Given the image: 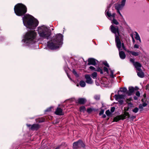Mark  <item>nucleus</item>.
<instances>
[{
	"label": "nucleus",
	"mask_w": 149,
	"mask_h": 149,
	"mask_svg": "<svg viewBox=\"0 0 149 149\" xmlns=\"http://www.w3.org/2000/svg\"><path fill=\"white\" fill-rule=\"evenodd\" d=\"M24 25L27 28L34 29L38 24V21L31 15L26 14L22 18Z\"/></svg>",
	"instance_id": "1"
},
{
	"label": "nucleus",
	"mask_w": 149,
	"mask_h": 149,
	"mask_svg": "<svg viewBox=\"0 0 149 149\" xmlns=\"http://www.w3.org/2000/svg\"><path fill=\"white\" fill-rule=\"evenodd\" d=\"M37 33L35 31H31L26 34L24 39L22 41L26 45L32 44L35 42V39L36 37Z\"/></svg>",
	"instance_id": "2"
},
{
	"label": "nucleus",
	"mask_w": 149,
	"mask_h": 149,
	"mask_svg": "<svg viewBox=\"0 0 149 149\" xmlns=\"http://www.w3.org/2000/svg\"><path fill=\"white\" fill-rule=\"evenodd\" d=\"M56 40H53L48 44V47L52 49L58 48L62 44L63 39V36L61 34H58L56 35Z\"/></svg>",
	"instance_id": "3"
},
{
	"label": "nucleus",
	"mask_w": 149,
	"mask_h": 149,
	"mask_svg": "<svg viewBox=\"0 0 149 149\" xmlns=\"http://www.w3.org/2000/svg\"><path fill=\"white\" fill-rule=\"evenodd\" d=\"M38 33L40 37L48 39L51 34L48 28L45 26L38 27Z\"/></svg>",
	"instance_id": "4"
},
{
	"label": "nucleus",
	"mask_w": 149,
	"mask_h": 149,
	"mask_svg": "<svg viewBox=\"0 0 149 149\" xmlns=\"http://www.w3.org/2000/svg\"><path fill=\"white\" fill-rule=\"evenodd\" d=\"M14 11L16 14L19 16H21L26 12V7L21 3H18L16 5L14 8Z\"/></svg>",
	"instance_id": "5"
},
{
	"label": "nucleus",
	"mask_w": 149,
	"mask_h": 149,
	"mask_svg": "<svg viewBox=\"0 0 149 149\" xmlns=\"http://www.w3.org/2000/svg\"><path fill=\"white\" fill-rule=\"evenodd\" d=\"M127 89L126 88H121L120 90L118 91V95H115L114 96V98L117 101H118L120 104H122L123 102V100H122L124 98L125 96L123 95H120V92H123L125 93L127 91Z\"/></svg>",
	"instance_id": "6"
},
{
	"label": "nucleus",
	"mask_w": 149,
	"mask_h": 149,
	"mask_svg": "<svg viewBox=\"0 0 149 149\" xmlns=\"http://www.w3.org/2000/svg\"><path fill=\"white\" fill-rule=\"evenodd\" d=\"M130 117V115L127 112H124V114L117 116L114 118L113 121L117 122L120 120H124L125 118Z\"/></svg>",
	"instance_id": "7"
},
{
	"label": "nucleus",
	"mask_w": 149,
	"mask_h": 149,
	"mask_svg": "<svg viewBox=\"0 0 149 149\" xmlns=\"http://www.w3.org/2000/svg\"><path fill=\"white\" fill-rule=\"evenodd\" d=\"M115 42L117 47L118 48L119 50H120V48L121 47V45L124 49H125V47L124 45L122 43L121 45V42L119 37V36L116 35L115 37Z\"/></svg>",
	"instance_id": "8"
},
{
	"label": "nucleus",
	"mask_w": 149,
	"mask_h": 149,
	"mask_svg": "<svg viewBox=\"0 0 149 149\" xmlns=\"http://www.w3.org/2000/svg\"><path fill=\"white\" fill-rule=\"evenodd\" d=\"M110 29L112 32L115 34V37H116V35L119 36V32L118 27L117 26L114 27L113 25H111L110 26Z\"/></svg>",
	"instance_id": "9"
},
{
	"label": "nucleus",
	"mask_w": 149,
	"mask_h": 149,
	"mask_svg": "<svg viewBox=\"0 0 149 149\" xmlns=\"http://www.w3.org/2000/svg\"><path fill=\"white\" fill-rule=\"evenodd\" d=\"M85 145L81 141H78L74 142L73 144V148H74L77 149L78 147H84Z\"/></svg>",
	"instance_id": "10"
},
{
	"label": "nucleus",
	"mask_w": 149,
	"mask_h": 149,
	"mask_svg": "<svg viewBox=\"0 0 149 149\" xmlns=\"http://www.w3.org/2000/svg\"><path fill=\"white\" fill-rule=\"evenodd\" d=\"M85 77L86 79V82L89 84H91L93 83V81L89 75H86Z\"/></svg>",
	"instance_id": "11"
},
{
	"label": "nucleus",
	"mask_w": 149,
	"mask_h": 149,
	"mask_svg": "<svg viewBox=\"0 0 149 149\" xmlns=\"http://www.w3.org/2000/svg\"><path fill=\"white\" fill-rule=\"evenodd\" d=\"M124 6H122L120 4H118L116 5L115 6V8L117 10V12L120 15L122 16L120 12V10L122 9Z\"/></svg>",
	"instance_id": "12"
},
{
	"label": "nucleus",
	"mask_w": 149,
	"mask_h": 149,
	"mask_svg": "<svg viewBox=\"0 0 149 149\" xmlns=\"http://www.w3.org/2000/svg\"><path fill=\"white\" fill-rule=\"evenodd\" d=\"M88 65H95L96 63V61H97L95 60L93 58H90L88 59Z\"/></svg>",
	"instance_id": "13"
},
{
	"label": "nucleus",
	"mask_w": 149,
	"mask_h": 149,
	"mask_svg": "<svg viewBox=\"0 0 149 149\" xmlns=\"http://www.w3.org/2000/svg\"><path fill=\"white\" fill-rule=\"evenodd\" d=\"M129 91L127 93V94L128 95H132L133 93L135 90V88L132 87H129Z\"/></svg>",
	"instance_id": "14"
},
{
	"label": "nucleus",
	"mask_w": 149,
	"mask_h": 149,
	"mask_svg": "<svg viewBox=\"0 0 149 149\" xmlns=\"http://www.w3.org/2000/svg\"><path fill=\"white\" fill-rule=\"evenodd\" d=\"M55 113L56 115H61L64 114L62 110L59 108H57L55 112Z\"/></svg>",
	"instance_id": "15"
},
{
	"label": "nucleus",
	"mask_w": 149,
	"mask_h": 149,
	"mask_svg": "<svg viewBox=\"0 0 149 149\" xmlns=\"http://www.w3.org/2000/svg\"><path fill=\"white\" fill-rule=\"evenodd\" d=\"M134 65L135 68H136V69L138 70H141L140 68L141 67V65L140 63L137 62H136L134 63Z\"/></svg>",
	"instance_id": "16"
},
{
	"label": "nucleus",
	"mask_w": 149,
	"mask_h": 149,
	"mask_svg": "<svg viewBox=\"0 0 149 149\" xmlns=\"http://www.w3.org/2000/svg\"><path fill=\"white\" fill-rule=\"evenodd\" d=\"M127 51L128 53L131 54L132 55L134 56H137L139 55V52L130 51L128 50H127Z\"/></svg>",
	"instance_id": "17"
},
{
	"label": "nucleus",
	"mask_w": 149,
	"mask_h": 149,
	"mask_svg": "<svg viewBox=\"0 0 149 149\" xmlns=\"http://www.w3.org/2000/svg\"><path fill=\"white\" fill-rule=\"evenodd\" d=\"M119 55L120 58L122 59H124L125 58V55L124 52L123 51L119 52Z\"/></svg>",
	"instance_id": "18"
},
{
	"label": "nucleus",
	"mask_w": 149,
	"mask_h": 149,
	"mask_svg": "<svg viewBox=\"0 0 149 149\" xmlns=\"http://www.w3.org/2000/svg\"><path fill=\"white\" fill-rule=\"evenodd\" d=\"M134 34L135 36V38L137 40H139V41L140 42H141V40L139 35L136 32H135Z\"/></svg>",
	"instance_id": "19"
},
{
	"label": "nucleus",
	"mask_w": 149,
	"mask_h": 149,
	"mask_svg": "<svg viewBox=\"0 0 149 149\" xmlns=\"http://www.w3.org/2000/svg\"><path fill=\"white\" fill-rule=\"evenodd\" d=\"M139 72L137 71V75L138 76L141 77L143 78L144 77V74L141 71V70H138Z\"/></svg>",
	"instance_id": "20"
},
{
	"label": "nucleus",
	"mask_w": 149,
	"mask_h": 149,
	"mask_svg": "<svg viewBox=\"0 0 149 149\" xmlns=\"http://www.w3.org/2000/svg\"><path fill=\"white\" fill-rule=\"evenodd\" d=\"M39 127V125L37 124H33L31 127V129L32 130H36Z\"/></svg>",
	"instance_id": "21"
},
{
	"label": "nucleus",
	"mask_w": 149,
	"mask_h": 149,
	"mask_svg": "<svg viewBox=\"0 0 149 149\" xmlns=\"http://www.w3.org/2000/svg\"><path fill=\"white\" fill-rule=\"evenodd\" d=\"M78 102L79 104H83L86 102V100L85 99L81 98L79 99L78 100Z\"/></svg>",
	"instance_id": "22"
},
{
	"label": "nucleus",
	"mask_w": 149,
	"mask_h": 149,
	"mask_svg": "<svg viewBox=\"0 0 149 149\" xmlns=\"http://www.w3.org/2000/svg\"><path fill=\"white\" fill-rule=\"evenodd\" d=\"M79 84L81 87H84L86 86V83L85 81H81L80 82Z\"/></svg>",
	"instance_id": "23"
},
{
	"label": "nucleus",
	"mask_w": 149,
	"mask_h": 149,
	"mask_svg": "<svg viewBox=\"0 0 149 149\" xmlns=\"http://www.w3.org/2000/svg\"><path fill=\"white\" fill-rule=\"evenodd\" d=\"M147 105V104L146 103H143L142 104H141L139 105V107L140 109H143V107H146Z\"/></svg>",
	"instance_id": "24"
},
{
	"label": "nucleus",
	"mask_w": 149,
	"mask_h": 149,
	"mask_svg": "<svg viewBox=\"0 0 149 149\" xmlns=\"http://www.w3.org/2000/svg\"><path fill=\"white\" fill-rule=\"evenodd\" d=\"M86 108L85 107L83 106L80 108V111L81 112H84L86 111Z\"/></svg>",
	"instance_id": "25"
},
{
	"label": "nucleus",
	"mask_w": 149,
	"mask_h": 149,
	"mask_svg": "<svg viewBox=\"0 0 149 149\" xmlns=\"http://www.w3.org/2000/svg\"><path fill=\"white\" fill-rule=\"evenodd\" d=\"M95 71L100 72V73L101 74L103 73L102 69L100 68H98L97 69H96Z\"/></svg>",
	"instance_id": "26"
},
{
	"label": "nucleus",
	"mask_w": 149,
	"mask_h": 149,
	"mask_svg": "<svg viewBox=\"0 0 149 149\" xmlns=\"http://www.w3.org/2000/svg\"><path fill=\"white\" fill-rule=\"evenodd\" d=\"M97 74L96 72H94L92 74V77L93 79H95L97 77Z\"/></svg>",
	"instance_id": "27"
},
{
	"label": "nucleus",
	"mask_w": 149,
	"mask_h": 149,
	"mask_svg": "<svg viewBox=\"0 0 149 149\" xmlns=\"http://www.w3.org/2000/svg\"><path fill=\"white\" fill-rule=\"evenodd\" d=\"M110 70V76L111 78H114V76L113 75V71L111 70L110 69L109 70Z\"/></svg>",
	"instance_id": "28"
},
{
	"label": "nucleus",
	"mask_w": 149,
	"mask_h": 149,
	"mask_svg": "<svg viewBox=\"0 0 149 149\" xmlns=\"http://www.w3.org/2000/svg\"><path fill=\"white\" fill-rule=\"evenodd\" d=\"M112 23L116 25H117L118 24V22L114 19H113L112 21Z\"/></svg>",
	"instance_id": "29"
},
{
	"label": "nucleus",
	"mask_w": 149,
	"mask_h": 149,
	"mask_svg": "<svg viewBox=\"0 0 149 149\" xmlns=\"http://www.w3.org/2000/svg\"><path fill=\"white\" fill-rule=\"evenodd\" d=\"M105 113L108 116H109L111 114V113L109 110L106 111Z\"/></svg>",
	"instance_id": "30"
},
{
	"label": "nucleus",
	"mask_w": 149,
	"mask_h": 149,
	"mask_svg": "<svg viewBox=\"0 0 149 149\" xmlns=\"http://www.w3.org/2000/svg\"><path fill=\"white\" fill-rule=\"evenodd\" d=\"M126 0H122L121 1L120 4L122 6H124L125 5Z\"/></svg>",
	"instance_id": "31"
},
{
	"label": "nucleus",
	"mask_w": 149,
	"mask_h": 149,
	"mask_svg": "<svg viewBox=\"0 0 149 149\" xmlns=\"http://www.w3.org/2000/svg\"><path fill=\"white\" fill-rule=\"evenodd\" d=\"M138 110L139 109L137 108L136 107L132 111L134 112L135 113H136L138 111Z\"/></svg>",
	"instance_id": "32"
},
{
	"label": "nucleus",
	"mask_w": 149,
	"mask_h": 149,
	"mask_svg": "<svg viewBox=\"0 0 149 149\" xmlns=\"http://www.w3.org/2000/svg\"><path fill=\"white\" fill-rule=\"evenodd\" d=\"M104 72H106L108 74H109V70L106 67H104Z\"/></svg>",
	"instance_id": "33"
},
{
	"label": "nucleus",
	"mask_w": 149,
	"mask_h": 149,
	"mask_svg": "<svg viewBox=\"0 0 149 149\" xmlns=\"http://www.w3.org/2000/svg\"><path fill=\"white\" fill-rule=\"evenodd\" d=\"M139 45L137 44H135L134 46V49H138L139 48Z\"/></svg>",
	"instance_id": "34"
},
{
	"label": "nucleus",
	"mask_w": 149,
	"mask_h": 149,
	"mask_svg": "<svg viewBox=\"0 0 149 149\" xmlns=\"http://www.w3.org/2000/svg\"><path fill=\"white\" fill-rule=\"evenodd\" d=\"M94 98L96 100H98L100 99V96L99 95H96L94 96Z\"/></svg>",
	"instance_id": "35"
},
{
	"label": "nucleus",
	"mask_w": 149,
	"mask_h": 149,
	"mask_svg": "<svg viewBox=\"0 0 149 149\" xmlns=\"http://www.w3.org/2000/svg\"><path fill=\"white\" fill-rule=\"evenodd\" d=\"M89 68L90 69H91L92 70H93L95 71V70H96L95 68L94 67H93L92 66H91Z\"/></svg>",
	"instance_id": "36"
},
{
	"label": "nucleus",
	"mask_w": 149,
	"mask_h": 149,
	"mask_svg": "<svg viewBox=\"0 0 149 149\" xmlns=\"http://www.w3.org/2000/svg\"><path fill=\"white\" fill-rule=\"evenodd\" d=\"M106 15L109 17H110L111 16V14L108 11L106 12Z\"/></svg>",
	"instance_id": "37"
},
{
	"label": "nucleus",
	"mask_w": 149,
	"mask_h": 149,
	"mask_svg": "<svg viewBox=\"0 0 149 149\" xmlns=\"http://www.w3.org/2000/svg\"><path fill=\"white\" fill-rule=\"evenodd\" d=\"M106 66L109 67L108 64L106 62H104L103 63Z\"/></svg>",
	"instance_id": "38"
},
{
	"label": "nucleus",
	"mask_w": 149,
	"mask_h": 149,
	"mask_svg": "<svg viewBox=\"0 0 149 149\" xmlns=\"http://www.w3.org/2000/svg\"><path fill=\"white\" fill-rule=\"evenodd\" d=\"M92 111V109L91 108H88L87 109V111L88 112L90 113Z\"/></svg>",
	"instance_id": "39"
},
{
	"label": "nucleus",
	"mask_w": 149,
	"mask_h": 149,
	"mask_svg": "<svg viewBox=\"0 0 149 149\" xmlns=\"http://www.w3.org/2000/svg\"><path fill=\"white\" fill-rule=\"evenodd\" d=\"M115 110V108L114 107H112L111 109V111L112 113Z\"/></svg>",
	"instance_id": "40"
},
{
	"label": "nucleus",
	"mask_w": 149,
	"mask_h": 149,
	"mask_svg": "<svg viewBox=\"0 0 149 149\" xmlns=\"http://www.w3.org/2000/svg\"><path fill=\"white\" fill-rule=\"evenodd\" d=\"M136 95L138 97H140V94L139 91H137L136 93Z\"/></svg>",
	"instance_id": "41"
},
{
	"label": "nucleus",
	"mask_w": 149,
	"mask_h": 149,
	"mask_svg": "<svg viewBox=\"0 0 149 149\" xmlns=\"http://www.w3.org/2000/svg\"><path fill=\"white\" fill-rule=\"evenodd\" d=\"M129 109V107H127L126 108V107H125L124 109V111H125H125L127 112L126 111H128Z\"/></svg>",
	"instance_id": "42"
},
{
	"label": "nucleus",
	"mask_w": 149,
	"mask_h": 149,
	"mask_svg": "<svg viewBox=\"0 0 149 149\" xmlns=\"http://www.w3.org/2000/svg\"><path fill=\"white\" fill-rule=\"evenodd\" d=\"M146 90H149V84H147L146 87Z\"/></svg>",
	"instance_id": "43"
},
{
	"label": "nucleus",
	"mask_w": 149,
	"mask_h": 149,
	"mask_svg": "<svg viewBox=\"0 0 149 149\" xmlns=\"http://www.w3.org/2000/svg\"><path fill=\"white\" fill-rule=\"evenodd\" d=\"M72 72L75 75H76L77 74V73L75 70H72Z\"/></svg>",
	"instance_id": "44"
},
{
	"label": "nucleus",
	"mask_w": 149,
	"mask_h": 149,
	"mask_svg": "<svg viewBox=\"0 0 149 149\" xmlns=\"http://www.w3.org/2000/svg\"><path fill=\"white\" fill-rule=\"evenodd\" d=\"M116 14L115 13H113L112 15H111V16L112 17L113 19H114L115 18V16Z\"/></svg>",
	"instance_id": "45"
},
{
	"label": "nucleus",
	"mask_w": 149,
	"mask_h": 149,
	"mask_svg": "<svg viewBox=\"0 0 149 149\" xmlns=\"http://www.w3.org/2000/svg\"><path fill=\"white\" fill-rule=\"evenodd\" d=\"M52 108V107H50L48 109H47L46 110V111H49L51 110V109Z\"/></svg>",
	"instance_id": "46"
},
{
	"label": "nucleus",
	"mask_w": 149,
	"mask_h": 149,
	"mask_svg": "<svg viewBox=\"0 0 149 149\" xmlns=\"http://www.w3.org/2000/svg\"><path fill=\"white\" fill-rule=\"evenodd\" d=\"M130 61L131 62L134 63V59H133L131 58L130 59Z\"/></svg>",
	"instance_id": "47"
},
{
	"label": "nucleus",
	"mask_w": 149,
	"mask_h": 149,
	"mask_svg": "<svg viewBox=\"0 0 149 149\" xmlns=\"http://www.w3.org/2000/svg\"><path fill=\"white\" fill-rule=\"evenodd\" d=\"M132 42L133 43H134L135 42V40L134 39V38H133V39H132Z\"/></svg>",
	"instance_id": "48"
},
{
	"label": "nucleus",
	"mask_w": 149,
	"mask_h": 149,
	"mask_svg": "<svg viewBox=\"0 0 149 149\" xmlns=\"http://www.w3.org/2000/svg\"><path fill=\"white\" fill-rule=\"evenodd\" d=\"M103 113V111H101L100 112V113H99V114L100 115H101L102 113Z\"/></svg>",
	"instance_id": "49"
},
{
	"label": "nucleus",
	"mask_w": 149,
	"mask_h": 149,
	"mask_svg": "<svg viewBox=\"0 0 149 149\" xmlns=\"http://www.w3.org/2000/svg\"><path fill=\"white\" fill-rule=\"evenodd\" d=\"M134 100H136L137 99V98L136 97H134Z\"/></svg>",
	"instance_id": "50"
},
{
	"label": "nucleus",
	"mask_w": 149,
	"mask_h": 149,
	"mask_svg": "<svg viewBox=\"0 0 149 149\" xmlns=\"http://www.w3.org/2000/svg\"><path fill=\"white\" fill-rule=\"evenodd\" d=\"M67 75H68V77L70 79H71V78L70 77V76L67 74Z\"/></svg>",
	"instance_id": "51"
},
{
	"label": "nucleus",
	"mask_w": 149,
	"mask_h": 149,
	"mask_svg": "<svg viewBox=\"0 0 149 149\" xmlns=\"http://www.w3.org/2000/svg\"><path fill=\"white\" fill-rule=\"evenodd\" d=\"M131 37L132 38V39H133V38H134L133 35H131Z\"/></svg>",
	"instance_id": "52"
},
{
	"label": "nucleus",
	"mask_w": 149,
	"mask_h": 149,
	"mask_svg": "<svg viewBox=\"0 0 149 149\" xmlns=\"http://www.w3.org/2000/svg\"><path fill=\"white\" fill-rule=\"evenodd\" d=\"M105 117H106V116H105V115H104V116H103V118H105Z\"/></svg>",
	"instance_id": "53"
},
{
	"label": "nucleus",
	"mask_w": 149,
	"mask_h": 149,
	"mask_svg": "<svg viewBox=\"0 0 149 149\" xmlns=\"http://www.w3.org/2000/svg\"><path fill=\"white\" fill-rule=\"evenodd\" d=\"M27 126L29 127L31 126V125H27Z\"/></svg>",
	"instance_id": "54"
},
{
	"label": "nucleus",
	"mask_w": 149,
	"mask_h": 149,
	"mask_svg": "<svg viewBox=\"0 0 149 149\" xmlns=\"http://www.w3.org/2000/svg\"><path fill=\"white\" fill-rule=\"evenodd\" d=\"M130 104L131 105H132V104L131 103H130L129 104Z\"/></svg>",
	"instance_id": "55"
},
{
	"label": "nucleus",
	"mask_w": 149,
	"mask_h": 149,
	"mask_svg": "<svg viewBox=\"0 0 149 149\" xmlns=\"http://www.w3.org/2000/svg\"><path fill=\"white\" fill-rule=\"evenodd\" d=\"M77 86H79V85L77 84Z\"/></svg>",
	"instance_id": "56"
},
{
	"label": "nucleus",
	"mask_w": 149,
	"mask_h": 149,
	"mask_svg": "<svg viewBox=\"0 0 149 149\" xmlns=\"http://www.w3.org/2000/svg\"><path fill=\"white\" fill-rule=\"evenodd\" d=\"M52 30H53V29H52Z\"/></svg>",
	"instance_id": "57"
},
{
	"label": "nucleus",
	"mask_w": 149,
	"mask_h": 149,
	"mask_svg": "<svg viewBox=\"0 0 149 149\" xmlns=\"http://www.w3.org/2000/svg\"><path fill=\"white\" fill-rule=\"evenodd\" d=\"M58 148H56V149H57Z\"/></svg>",
	"instance_id": "58"
}]
</instances>
